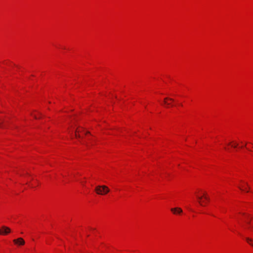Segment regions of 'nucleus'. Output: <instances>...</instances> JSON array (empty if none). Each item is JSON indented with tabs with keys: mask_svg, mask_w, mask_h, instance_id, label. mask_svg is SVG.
Wrapping results in <instances>:
<instances>
[{
	"mask_svg": "<svg viewBox=\"0 0 253 253\" xmlns=\"http://www.w3.org/2000/svg\"><path fill=\"white\" fill-rule=\"evenodd\" d=\"M95 191L98 194L104 195L109 191V188L105 186H98L95 188Z\"/></svg>",
	"mask_w": 253,
	"mask_h": 253,
	"instance_id": "obj_1",
	"label": "nucleus"
},
{
	"mask_svg": "<svg viewBox=\"0 0 253 253\" xmlns=\"http://www.w3.org/2000/svg\"><path fill=\"white\" fill-rule=\"evenodd\" d=\"M11 232L10 229L6 226H3L0 229V234L2 235H5Z\"/></svg>",
	"mask_w": 253,
	"mask_h": 253,
	"instance_id": "obj_2",
	"label": "nucleus"
},
{
	"mask_svg": "<svg viewBox=\"0 0 253 253\" xmlns=\"http://www.w3.org/2000/svg\"><path fill=\"white\" fill-rule=\"evenodd\" d=\"M253 217H250L249 216L247 217V220L246 221L247 225H248L247 228L249 230L253 231V225H252L251 223V220Z\"/></svg>",
	"mask_w": 253,
	"mask_h": 253,
	"instance_id": "obj_3",
	"label": "nucleus"
},
{
	"mask_svg": "<svg viewBox=\"0 0 253 253\" xmlns=\"http://www.w3.org/2000/svg\"><path fill=\"white\" fill-rule=\"evenodd\" d=\"M13 242L19 245H23L25 244V241L22 238H19L17 239H14Z\"/></svg>",
	"mask_w": 253,
	"mask_h": 253,
	"instance_id": "obj_4",
	"label": "nucleus"
},
{
	"mask_svg": "<svg viewBox=\"0 0 253 253\" xmlns=\"http://www.w3.org/2000/svg\"><path fill=\"white\" fill-rule=\"evenodd\" d=\"M197 199H198L199 204L202 206H204V204L205 203V201H203V196H197Z\"/></svg>",
	"mask_w": 253,
	"mask_h": 253,
	"instance_id": "obj_5",
	"label": "nucleus"
},
{
	"mask_svg": "<svg viewBox=\"0 0 253 253\" xmlns=\"http://www.w3.org/2000/svg\"><path fill=\"white\" fill-rule=\"evenodd\" d=\"M246 240L250 245L253 247V239L250 238H246Z\"/></svg>",
	"mask_w": 253,
	"mask_h": 253,
	"instance_id": "obj_6",
	"label": "nucleus"
},
{
	"mask_svg": "<svg viewBox=\"0 0 253 253\" xmlns=\"http://www.w3.org/2000/svg\"><path fill=\"white\" fill-rule=\"evenodd\" d=\"M182 212V210L180 208H176V213H181Z\"/></svg>",
	"mask_w": 253,
	"mask_h": 253,
	"instance_id": "obj_7",
	"label": "nucleus"
},
{
	"mask_svg": "<svg viewBox=\"0 0 253 253\" xmlns=\"http://www.w3.org/2000/svg\"><path fill=\"white\" fill-rule=\"evenodd\" d=\"M167 100H170V101H173V99H172V98H168V97L165 98L164 99V103H165V104H167Z\"/></svg>",
	"mask_w": 253,
	"mask_h": 253,
	"instance_id": "obj_8",
	"label": "nucleus"
},
{
	"mask_svg": "<svg viewBox=\"0 0 253 253\" xmlns=\"http://www.w3.org/2000/svg\"><path fill=\"white\" fill-rule=\"evenodd\" d=\"M203 197V198L205 200L208 201H209L210 200V198L205 194H204Z\"/></svg>",
	"mask_w": 253,
	"mask_h": 253,
	"instance_id": "obj_9",
	"label": "nucleus"
},
{
	"mask_svg": "<svg viewBox=\"0 0 253 253\" xmlns=\"http://www.w3.org/2000/svg\"><path fill=\"white\" fill-rule=\"evenodd\" d=\"M170 210L174 214H176V208H171Z\"/></svg>",
	"mask_w": 253,
	"mask_h": 253,
	"instance_id": "obj_10",
	"label": "nucleus"
},
{
	"mask_svg": "<svg viewBox=\"0 0 253 253\" xmlns=\"http://www.w3.org/2000/svg\"><path fill=\"white\" fill-rule=\"evenodd\" d=\"M77 132H79V130H76V137H78V135H77Z\"/></svg>",
	"mask_w": 253,
	"mask_h": 253,
	"instance_id": "obj_11",
	"label": "nucleus"
},
{
	"mask_svg": "<svg viewBox=\"0 0 253 253\" xmlns=\"http://www.w3.org/2000/svg\"><path fill=\"white\" fill-rule=\"evenodd\" d=\"M34 118L36 119H38L39 118H38L36 115H34Z\"/></svg>",
	"mask_w": 253,
	"mask_h": 253,
	"instance_id": "obj_12",
	"label": "nucleus"
},
{
	"mask_svg": "<svg viewBox=\"0 0 253 253\" xmlns=\"http://www.w3.org/2000/svg\"><path fill=\"white\" fill-rule=\"evenodd\" d=\"M237 144L235 145L234 146H233V147H234V148H236V147H237Z\"/></svg>",
	"mask_w": 253,
	"mask_h": 253,
	"instance_id": "obj_13",
	"label": "nucleus"
},
{
	"mask_svg": "<svg viewBox=\"0 0 253 253\" xmlns=\"http://www.w3.org/2000/svg\"><path fill=\"white\" fill-rule=\"evenodd\" d=\"M187 209H189V210H191L189 207H187Z\"/></svg>",
	"mask_w": 253,
	"mask_h": 253,
	"instance_id": "obj_14",
	"label": "nucleus"
},
{
	"mask_svg": "<svg viewBox=\"0 0 253 253\" xmlns=\"http://www.w3.org/2000/svg\"><path fill=\"white\" fill-rule=\"evenodd\" d=\"M167 104H168V105L170 104V103H167Z\"/></svg>",
	"mask_w": 253,
	"mask_h": 253,
	"instance_id": "obj_15",
	"label": "nucleus"
},
{
	"mask_svg": "<svg viewBox=\"0 0 253 253\" xmlns=\"http://www.w3.org/2000/svg\"><path fill=\"white\" fill-rule=\"evenodd\" d=\"M247 144H245V145H243V146H246Z\"/></svg>",
	"mask_w": 253,
	"mask_h": 253,
	"instance_id": "obj_16",
	"label": "nucleus"
},
{
	"mask_svg": "<svg viewBox=\"0 0 253 253\" xmlns=\"http://www.w3.org/2000/svg\"><path fill=\"white\" fill-rule=\"evenodd\" d=\"M247 144H245V145H243V146H246Z\"/></svg>",
	"mask_w": 253,
	"mask_h": 253,
	"instance_id": "obj_17",
	"label": "nucleus"
},
{
	"mask_svg": "<svg viewBox=\"0 0 253 253\" xmlns=\"http://www.w3.org/2000/svg\"><path fill=\"white\" fill-rule=\"evenodd\" d=\"M247 144H245V145H243V146H246Z\"/></svg>",
	"mask_w": 253,
	"mask_h": 253,
	"instance_id": "obj_18",
	"label": "nucleus"
}]
</instances>
